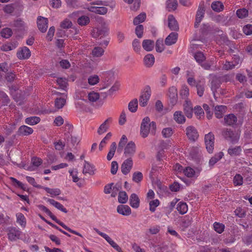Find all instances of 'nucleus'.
<instances>
[{"mask_svg": "<svg viewBox=\"0 0 252 252\" xmlns=\"http://www.w3.org/2000/svg\"><path fill=\"white\" fill-rule=\"evenodd\" d=\"M156 130L157 126L155 122H151L150 119L148 117H146L142 120L140 126V134L143 138L147 137L149 133L155 135Z\"/></svg>", "mask_w": 252, "mask_h": 252, "instance_id": "nucleus-1", "label": "nucleus"}, {"mask_svg": "<svg viewBox=\"0 0 252 252\" xmlns=\"http://www.w3.org/2000/svg\"><path fill=\"white\" fill-rule=\"evenodd\" d=\"M38 207L39 209L41 210L44 211L53 220H54L56 222H57L58 224H59L60 225L62 226L64 229L67 230L69 232H71L73 234H74L75 235H77L78 236H79L80 237H82V235L79 233V232L74 231L69 227H68L67 226H66L64 223L61 221L60 220L57 219L56 217H55L52 213L45 206L43 205H39L38 206Z\"/></svg>", "mask_w": 252, "mask_h": 252, "instance_id": "nucleus-2", "label": "nucleus"}, {"mask_svg": "<svg viewBox=\"0 0 252 252\" xmlns=\"http://www.w3.org/2000/svg\"><path fill=\"white\" fill-rule=\"evenodd\" d=\"M224 138L233 144L237 143L240 138V134L231 129L224 128L221 132Z\"/></svg>", "mask_w": 252, "mask_h": 252, "instance_id": "nucleus-3", "label": "nucleus"}, {"mask_svg": "<svg viewBox=\"0 0 252 252\" xmlns=\"http://www.w3.org/2000/svg\"><path fill=\"white\" fill-rule=\"evenodd\" d=\"M109 29L105 24L101 28H94L91 32L92 36L94 38L105 36L108 32Z\"/></svg>", "mask_w": 252, "mask_h": 252, "instance_id": "nucleus-4", "label": "nucleus"}, {"mask_svg": "<svg viewBox=\"0 0 252 252\" xmlns=\"http://www.w3.org/2000/svg\"><path fill=\"white\" fill-rule=\"evenodd\" d=\"M205 9L204 7V2L201 1L200 3L198 10L196 14L195 22L194 23V27H198L199 23L202 21V18L204 17L205 14Z\"/></svg>", "mask_w": 252, "mask_h": 252, "instance_id": "nucleus-5", "label": "nucleus"}, {"mask_svg": "<svg viewBox=\"0 0 252 252\" xmlns=\"http://www.w3.org/2000/svg\"><path fill=\"white\" fill-rule=\"evenodd\" d=\"M204 139L207 150L210 153H212L214 149L215 140L214 134L212 132H209L205 135Z\"/></svg>", "mask_w": 252, "mask_h": 252, "instance_id": "nucleus-6", "label": "nucleus"}, {"mask_svg": "<svg viewBox=\"0 0 252 252\" xmlns=\"http://www.w3.org/2000/svg\"><path fill=\"white\" fill-rule=\"evenodd\" d=\"M186 133L188 139L191 141H195L199 137L196 128L192 126H188L186 129Z\"/></svg>", "mask_w": 252, "mask_h": 252, "instance_id": "nucleus-7", "label": "nucleus"}, {"mask_svg": "<svg viewBox=\"0 0 252 252\" xmlns=\"http://www.w3.org/2000/svg\"><path fill=\"white\" fill-rule=\"evenodd\" d=\"M170 103L172 106L175 105L178 100V92L177 88L174 86L169 88L168 92Z\"/></svg>", "mask_w": 252, "mask_h": 252, "instance_id": "nucleus-8", "label": "nucleus"}, {"mask_svg": "<svg viewBox=\"0 0 252 252\" xmlns=\"http://www.w3.org/2000/svg\"><path fill=\"white\" fill-rule=\"evenodd\" d=\"M150 88L148 87L145 89V91L142 93L139 98L140 105L142 107H145L147 105V102L151 96Z\"/></svg>", "mask_w": 252, "mask_h": 252, "instance_id": "nucleus-9", "label": "nucleus"}, {"mask_svg": "<svg viewBox=\"0 0 252 252\" xmlns=\"http://www.w3.org/2000/svg\"><path fill=\"white\" fill-rule=\"evenodd\" d=\"M48 20L46 18L38 16L37 19V25L39 30L42 32H46L48 28Z\"/></svg>", "mask_w": 252, "mask_h": 252, "instance_id": "nucleus-10", "label": "nucleus"}, {"mask_svg": "<svg viewBox=\"0 0 252 252\" xmlns=\"http://www.w3.org/2000/svg\"><path fill=\"white\" fill-rule=\"evenodd\" d=\"M136 151V146L133 141L129 142L125 148L124 155L126 157L131 158Z\"/></svg>", "mask_w": 252, "mask_h": 252, "instance_id": "nucleus-11", "label": "nucleus"}, {"mask_svg": "<svg viewBox=\"0 0 252 252\" xmlns=\"http://www.w3.org/2000/svg\"><path fill=\"white\" fill-rule=\"evenodd\" d=\"M21 232L15 227H10L8 230V239L10 241H15L20 238Z\"/></svg>", "mask_w": 252, "mask_h": 252, "instance_id": "nucleus-12", "label": "nucleus"}, {"mask_svg": "<svg viewBox=\"0 0 252 252\" xmlns=\"http://www.w3.org/2000/svg\"><path fill=\"white\" fill-rule=\"evenodd\" d=\"M132 165L133 161L131 158H129L125 160L121 166V170L122 173L125 175L128 174L132 168Z\"/></svg>", "mask_w": 252, "mask_h": 252, "instance_id": "nucleus-13", "label": "nucleus"}, {"mask_svg": "<svg viewBox=\"0 0 252 252\" xmlns=\"http://www.w3.org/2000/svg\"><path fill=\"white\" fill-rule=\"evenodd\" d=\"M184 111L186 116L189 118H191L192 116L193 108L191 101L187 99L184 104Z\"/></svg>", "mask_w": 252, "mask_h": 252, "instance_id": "nucleus-14", "label": "nucleus"}, {"mask_svg": "<svg viewBox=\"0 0 252 252\" xmlns=\"http://www.w3.org/2000/svg\"><path fill=\"white\" fill-rule=\"evenodd\" d=\"M168 26L171 31H177L179 29L178 22L172 15L168 17Z\"/></svg>", "mask_w": 252, "mask_h": 252, "instance_id": "nucleus-15", "label": "nucleus"}, {"mask_svg": "<svg viewBox=\"0 0 252 252\" xmlns=\"http://www.w3.org/2000/svg\"><path fill=\"white\" fill-rule=\"evenodd\" d=\"M178 34L177 32L170 33L165 39V44L167 46H171L175 44L178 39Z\"/></svg>", "mask_w": 252, "mask_h": 252, "instance_id": "nucleus-16", "label": "nucleus"}, {"mask_svg": "<svg viewBox=\"0 0 252 252\" xmlns=\"http://www.w3.org/2000/svg\"><path fill=\"white\" fill-rule=\"evenodd\" d=\"M224 121L226 125L233 126L236 124L237 118L234 114H230L224 117Z\"/></svg>", "mask_w": 252, "mask_h": 252, "instance_id": "nucleus-17", "label": "nucleus"}, {"mask_svg": "<svg viewBox=\"0 0 252 252\" xmlns=\"http://www.w3.org/2000/svg\"><path fill=\"white\" fill-rule=\"evenodd\" d=\"M112 122V118H109L107 119L98 127L97 133L100 135L106 132L109 127V124Z\"/></svg>", "mask_w": 252, "mask_h": 252, "instance_id": "nucleus-18", "label": "nucleus"}, {"mask_svg": "<svg viewBox=\"0 0 252 252\" xmlns=\"http://www.w3.org/2000/svg\"><path fill=\"white\" fill-rule=\"evenodd\" d=\"M17 55L19 59H28L31 56V51L28 48L24 47L17 52Z\"/></svg>", "mask_w": 252, "mask_h": 252, "instance_id": "nucleus-19", "label": "nucleus"}, {"mask_svg": "<svg viewBox=\"0 0 252 252\" xmlns=\"http://www.w3.org/2000/svg\"><path fill=\"white\" fill-rule=\"evenodd\" d=\"M228 18V16L224 15H217L213 17V20L217 23H220L223 25H227L229 21Z\"/></svg>", "mask_w": 252, "mask_h": 252, "instance_id": "nucleus-20", "label": "nucleus"}, {"mask_svg": "<svg viewBox=\"0 0 252 252\" xmlns=\"http://www.w3.org/2000/svg\"><path fill=\"white\" fill-rule=\"evenodd\" d=\"M144 64L147 67H152L155 63V57L153 54L146 55L143 59Z\"/></svg>", "mask_w": 252, "mask_h": 252, "instance_id": "nucleus-21", "label": "nucleus"}, {"mask_svg": "<svg viewBox=\"0 0 252 252\" xmlns=\"http://www.w3.org/2000/svg\"><path fill=\"white\" fill-rule=\"evenodd\" d=\"M155 46L154 40L151 39H145L142 42V47L146 51L149 52L152 51Z\"/></svg>", "mask_w": 252, "mask_h": 252, "instance_id": "nucleus-22", "label": "nucleus"}, {"mask_svg": "<svg viewBox=\"0 0 252 252\" xmlns=\"http://www.w3.org/2000/svg\"><path fill=\"white\" fill-rule=\"evenodd\" d=\"M129 204L130 206L134 208H137L139 206L140 199L135 193L131 194L129 198Z\"/></svg>", "mask_w": 252, "mask_h": 252, "instance_id": "nucleus-23", "label": "nucleus"}, {"mask_svg": "<svg viewBox=\"0 0 252 252\" xmlns=\"http://www.w3.org/2000/svg\"><path fill=\"white\" fill-rule=\"evenodd\" d=\"M117 212L124 216H128L131 213V209L128 206L123 205H120L117 207Z\"/></svg>", "mask_w": 252, "mask_h": 252, "instance_id": "nucleus-24", "label": "nucleus"}, {"mask_svg": "<svg viewBox=\"0 0 252 252\" xmlns=\"http://www.w3.org/2000/svg\"><path fill=\"white\" fill-rule=\"evenodd\" d=\"M226 107L223 105H217L215 107V115L216 117L220 119L223 117V114L225 112Z\"/></svg>", "mask_w": 252, "mask_h": 252, "instance_id": "nucleus-25", "label": "nucleus"}, {"mask_svg": "<svg viewBox=\"0 0 252 252\" xmlns=\"http://www.w3.org/2000/svg\"><path fill=\"white\" fill-rule=\"evenodd\" d=\"M33 132V129L28 126H22L18 129V133L20 135H28Z\"/></svg>", "mask_w": 252, "mask_h": 252, "instance_id": "nucleus-26", "label": "nucleus"}, {"mask_svg": "<svg viewBox=\"0 0 252 252\" xmlns=\"http://www.w3.org/2000/svg\"><path fill=\"white\" fill-rule=\"evenodd\" d=\"M189 155L193 159L199 160L201 158V154L197 147H193L189 150Z\"/></svg>", "mask_w": 252, "mask_h": 252, "instance_id": "nucleus-27", "label": "nucleus"}, {"mask_svg": "<svg viewBox=\"0 0 252 252\" xmlns=\"http://www.w3.org/2000/svg\"><path fill=\"white\" fill-rule=\"evenodd\" d=\"M174 119L178 124H184L186 122V118L180 111H176L174 114Z\"/></svg>", "mask_w": 252, "mask_h": 252, "instance_id": "nucleus-28", "label": "nucleus"}, {"mask_svg": "<svg viewBox=\"0 0 252 252\" xmlns=\"http://www.w3.org/2000/svg\"><path fill=\"white\" fill-rule=\"evenodd\" d=\"M212 9L215 12H220L224 9L223 3L220 1H215L211 4Z\"/></svg>", "mask_w": 252, "mask_h": 252, "instance_id": "nucleus-29", "label": "nucleus"}, {"mask_svg": "<svg viewBox=\"0 0 252 252\" xmlns=\"http://www.w3.org/2000/svg\"><path fill=\"white\" fill-rule=\"evenodd\" d=\"M220 79L217 77H213L211 82V90L213 92L214 95L215 97V92L220 87Z\"/></svg>", "mask_w": 252, "mask_h": 252, "instance_id": "nucleus-30", "label": "nucleus"}, {"mask_svg": "<svg viewBox=\"0 0 252 252\" xmlns=\"http://www.w3.org/2000/svg\"><path fill=\"white\" fill-rule=\"evenodd\" d=\"M94 168L93 165H91L88 162L85 160L83 173L84 174L88 173L90 175H93L94 174Z\"/></svg>", "mask_w": 252, "mask_h": 252, "instance_id": "nucleus-31", "label": "nucleus"}, {"mask_svg": "<svg viewBox=\"0 0 252 252\" xmlns=\"http://www.w3.org/2000/svg\"><path fill=\"white\" fill-rule=\"evenodd\" d=\"M94 230L96 231V232L99 234L100 236L102 237L103 238L105 239V240L113 248L115 245H116V243L112 240L111 238L106 234L105 233H104L102 232H100L98 229L96 228L94 229Z\"/></svg>", "mask_w": 252, "mask_h": 252, "instance_id": "nucleus-32", "label": "nucleus"}, {"mask_svg": "<svg viewBox=\"0 0 252 252\" xmlns=\"http://www.w3.org/2000/svg\"><path fill=\"white\" fill-rule=\"evenodd\" d=\"M223 154L222 152H220L214 155L209 160V164L210 167L213 166L218 161H219L223 157Z\"/></svg>", "mask_w": 252, "mask_h": 252, "instance_id": "nucleus-33", "label": "nucleus"}, {"mask_svg": "<svg viewBox=\"0 0 252 252\" xmlns=\"http://www.w3.org/2000/svg\"><path fill=\"white\" fill-rule=\"evenodd\" d=\"M48 202H49L51 205L55 206L58 209L61 210V211L66 213L67 212V210L63 207V205H62L60 203L56 201L54 199H48Z\"/></svg>", "mask_w": 252, "mask_h": 252, "instance_id": "nucleus-34", "label": "nucleus"}, {"mask_svg": "<svg viewBox=\"0 0 252 252\" xmlns=\"http://www.w3.org/2000/svg\"><path fill=\"white\" fill-rule=\"evenodd\" d=\"M195 87L198 95L200 97L202 96L205 91L204 84L202 83L201 81H198L197 82Z\"/></svg>", "mask_w": 252, "mask_h": 252, "instance_id": "nucleus-35", "label": "nucleus"}, {"mask_svg": "<svg viewBox=\"0 0 252 252\" xmlns=\"http://www.w3.org/2000/svg\"><path fill=\"white\" fill-rule=\"evenodd\" d=\"M138 108V100L136 98L130 101L128 105V110L132 113L135 112Z\"/></svg>", "mask_w": 252, "mask_h": 252, "instance_id": "nucleus-36", "label": "nucleus"}, {"mask_svg": "<svg viewBox=\"0 0 252 252\" xmlns=\"http://www.w3.org/2000/svg\"><path fill=\"white\" fill-rule=\"evenodd\" d=\"M242 150L240 146H236L233 148H229L227 152L228 154L231 156H236L239 155Z\"/></svg>", "mask_w": 252, "mask_h": 252, "instance_id": "nucleus-37", "label": "nucleus"}, {"mask_svg": "<svg viewBox=\"0 0 252 252\" xmlns=\"http://www.w3.org/2000/svg\"><path fill=\"white\" fill-rule=\"evenodd\" d=\"M127 141V138L125 135H123L120 139V141L118 144V147L117 149V152L121 153L123 150L124 147L125 146Z\"/></svg>", "mask_w": 252, "mask_h": 252, "instance_id": "nucleus-38", "label": "nucleus"}, {"mask_svg": "<svg viewBox=\"0 0 252 252\" xmlns=\"http://www.w3.org/2000/svg\"><path fill=\"white\" fill-rule=\"evenodd\" d=\"M189 89L186 85H183L182 87V89L180 91V94L182 96L183 99H185V100L188 99V97L189 95Z\"/></svg>", "mask_w": 252, "mask_h": 252, "instance_id": "nucleus-39", "label": "nucleus"}, {"mask_svg": "<svg viewBox=\"0 0 252 252\" xmlns=\"http://www.w3.org/2000/svg\"><path fill=\"white\" fill-rule=\"evenodd\" d=\"M117 149V145L116 142H114L111 144L110 149L107 156V159L108 160H110L113 157L116 150Z\"/></svg>", "mask_w": 252, "mask_h": 252, "instance_id": "nucleus-40", "label": "nucleus"}, {"mask_svg": "<svg viewBox=\"0 0 252 252\" xmlns=\"http://www.w3.org/2000/svg\"><path fill=\"white\" fill-rule=\"evenodd\" d=\"M177 210L181 214H184L188 211V206L186 203L180 202L177 204Z\"/></svg>", "mask_w": 252, "mask_h": 252, "instance_id": "nucleus-41", "label": "nucleus"}, {"mask_svg": "<svg viewBox=\"0 0 252 252\" xmlns=\"http://www.w3.org/2000/svg\"><path fill=\"white\" fill-rule=\"evenodd\" d=\"M90 22V18L87 16H82L78 18L77 23L78 24L81 26H86L88 25Z\"/></svg>", "mask_w": 252, "mask_h": 252, "instance_id": "nucleus-42", "label": "nucleus"}, {"mask_svg": "<svg viewBox=\"0 0 252 252\" xmlns=\"http://www.w3.org/2000/svg\"><path fill=\"white\" fill-rule=\"evenodd\" d=\"M104 52V50L100 47H95L92 50V54L94 57H100L102 56Z\"/></svg>", "mask_w": 252, "mask_h": 252, "instance_id": "nucleus-43", "label": "nucleus"}, {"mask_svg": "<svg viewBox=\"0 0 252 252\" xmlns=\"http://www.w3.org/2000/svg\"><path fill=\"white\" fill-rule=\"evenodd\" d=\"M177 5L178 3L176 0H167L166 1V7L169 11L176 9Z\"/></svg>", "mask_w": 252, "mask_h": 252, "instance_id": "nucleus-44", "label": "nucleus"}, {"mask_svg": "<svg viewBox=\"0 0 252 252\" xmlns=\"http://www.w3.org/2000/svg\"><path fill=\"white\" fill-rule=\"evenodd\" d=\"M194 57L196 61L199 64L202 63L206 59L203 53L200 51L197 52L194 54Z\"/></svg>", "mask_w": 252, "mask_h": 252, "instance_id": "nucleus-45", "label": "nucleus"}, {"mask_svg": "<svg viewBox=\"0 0 252 252\" xmlns=\"http://www.w3.org/2000/svg\"><path fill=\"white\" fill-rule=\"evenodd\" d=\"M146 14L142 13L138 15L137 16L134 18L133 20V24L134 25H139V23L144 21L146 18Z\"/></svg>", "mask_w": 252, "mask_h": 252, "instance_id": "nucleus-46", "label": "nucleus"}, {"mask_svg": "<svg viewBox=\"0 0 252 252\" xmlns=\"http://www.w3.org/2000/svg\"><path fill=\"white\" fill-rule=\"evenodd\" d=\"M128 200V196L125 191H120L119 193L118 201L120 203H126Z\"/></svg>", "mask_w": 252, "mask_h": 252, "instance_id": "nucleus-47", "label": "nucleus"}, {"mask_svg": "<svg viewBox=\"0 0 252 252\" xmlns=\"http://www.w3.org/2000/svg\"><path fill=\"white\" fill-rule=\"evenodd\" d=\"M66 103V99L63 98H57L55 101V107L61 109L63 107Z\"/></svg>", "mask_w": 252, "mask_h": 252, "instance_id": "nucleus-48", "label": "nucleus"}, {"mask_svg": "<svg viewBox=\"0 0 252 252\" xmlns=\"http://www.w3.org/2000/svg\"><path fill=\"white\" fill-rule=\"evenodd\" d=\"M143 178V174L141 172H135L133 174L132 181L136 183H139L142 180Z\"/></svg>", "mask_w": 252, "mask_h": 252, "instance_id": "nucleus-49", "label": "nucleus"}, {"mask_svg": "<svg viewBox=\"0 0 252 252\" xmlns=\"http://www.w3.org/2000/svg\"><path fill=\"white\" fill-rule=\"evenodd\" d=\"M233 184L235 186H241L243 183V178L239 174H237L233 178Z\"/></svg>", "mask_w": 252, "mask_h": 252, "instance_id": "nucleus-50", "label": "nucleus"}, {"mask_svg": "<svg viewBox=\"0 0 252 252\" xmlns=\"http://www.w3.org/2000/svg\"><path fill=\"white\" fill-rule=\"evenodd\" d=\"M40 119L38 117H31L26 119V123L27 124L33 125L40 122Z\"/></svg>", "mask_w": 252, "mask_h": 252, "instance_id": "nucleus-51", "label": "nucleus"}, {"mask_svg": "<svg viewBox=\"0 0 252 252\" xmlns=\"http://www.w3.org/2000/svg\"><path fill=\"white\" fill-rule=\"evenodd\" d=\"M42 189H44L47 192L50 193L52 195L57 196L61 193V190L59 189H50L47 187H43Z\"/></svg>", "mask_w": 252, "mask_h": 252, "instance_id": "nucleus-52", "label": "nucleus"}, {"mask_svg": "<svg viewBox=\"0 0 252 252\" xmlns=\"http://www.w3.org/2000/svg\"><path fill=\"white\" fill-rule=\"evenodd\" d=\"M156 50L157 52L161 53L164 50V45L162 39H158L156 43Z\"/></svg>", "mask_w": 252, "mask_h": 252, "instance_id": "nucleus-53", "label": "nucleus"}, {"mask_svg": "<svg viewBox=\"0 0 252 252\" xmlns=\"http://www.w3.org/2000/svg\"><path fill=\"white\" fill-rule=\"evenodd\" d=\"M17 217V222L20 224L21 225L23 226L24 227L26 225V219L24 216V215L19 213L16 215Z\"/></svg>", "mask_w": 252, "mask_h": 252, "instance_id": "nucleus-54", "label": "nucleus"}, {"mask_svg": "<svg viewBox=\"0 0 252 252\" xmlns=\"http://www.w3.org/2000/svg\"><path fill=\"white\" fill-rule=\"evenodd\" d=\"M224 225L222 223L215 222L214 223V228L215 230L218 233H221L224 229Z\"/></svg>", "mask_w": 252, "mask_h": 252, "instance_id": "nucleus-55", "label": "nucleus"}, {"mask_svg": "<svg viewBox=\"0 0 252 252\" xmlns=\"http://www.w3.org/2000/svg\"><path fill=\"white\" fill-rule=\"evenodd\" d=\"M151 245L154 248L155 252H164L168 249V247L166 245H156L154 244H152Z\"/></svg>", "mask_w": 252, "mask_h": 252, "instance_id": "nucleus-56", "label": "nucleus"}, {"mask_svg": "<svg viewBox=\"0 0 252 252\" xmlns=\"http://www.w3.org/2000/svg\"><path fill=\"white\" fill-rule=\"evenodd\" d=\"M0 34L3 37L8 38L12 35V32L10 28H6L2 30Z\"/></svg>", "mask_w": 252, "mask_h": 252, "instance_id": "nucleus-57", "label": "nucleus"}, {"mask_svg": "<svg viewBox=\"0 0 252 252\" xmlns=\"http://www.w3.org/2000/svg\"><path fill=\"white\" fill-rule=\"evenodd\" d=\"M100 95L98 93L92 92L88 94V99L91 102H95L99 98Z\"/></svg>", "mask_w": 252, "mask_h": 252, "instance_id": "nucleus-58", "label": "nucleus"}, {"mask_svg": "<svg viewBox=\"0 0 252 252\" xmlns=\"http://www.w3.org/2000/svg\"><path fill=\"white\" fill-rule=\"evenodd\" d=\"M159 205V201L158 199H155L149 202L150 211L152 212H154L156 211V208Z\"/></svg>", "mask_w": 252, "mask_h": 252, "instance_id": "nucleus-59", "label": "nucleus"}, {"mask_svg": "<svg viewBox=\"0 0 252 252\" xmlns=\"http://www.w3.org/2000/svg\"><path fill=\"white\" fill-rule=\"evenodd\" d=\"M112 136V134L111 132L108 133L105 137L102 140L99 145V149L101 151L102 148L105 146L107 141L109 140Z\"/></svg>", "mask_w": 252, "mask_h": 252, "instance_id": "nucleus-60", "label": "nucleus"}, {"mask_svg": "<svg viewBox=\"0 0 252 252\" xmlns=\"http://www.w3.org/2000/svg\"><path fill=\"white\" fill-rule=\"evenodd\" d=\"M162 134L165 138L170 137L173 133V129L171 127L163 128L162 130Z\"/></svg>", "mask_w": 252, "mask_h": 252, "instance_id": "nucleus-61", "label": "nucleus"}, {"mask_svg": "<svg viewBox=\"0 0 252 252\" xmlns=\"http://www.w3.org/2000/svg\"><path fill=\"white\" fill-rule=\"evenodd\" d=\"M184 173L186 176L189 178L193 177L195 175L194 170L189 167H186L184 170Z\"/></svg>", "mask_w": 252, "mask_h": 252, "instance_id": "nucleus-62", "label": "nucleus"}, {"mask_svg": "<svg viewBox=\"0 0 252 252\" xmlns=\"http://www.w3.org/2000/svg\"><path fill=\"white\" fill-rule=\"evenodd\" d=\"M236 14L239 18H243L248 15V11L244 8L238 9L236 11Z\"/></svg>", "mask_w": 252, "mask_h": 252, "instance_id": "nucleus-63", "label": "nucleus"}, {"mask_svg": "<svg viewBox=\"0 0 252 252\" xmlns=\"http://www.w3.org/2000/svg\"><path fill=\"white\" fill-rule=\"evenodd\" d=\"M15 7L13 4H9L6 5L3 8L5 13L11 14L14 11Z\"/></svg>", "mask_w": 252, "mask_h": 252, "instance_id": "nucleus-64", "label": "nucleus"}]
</instances>
